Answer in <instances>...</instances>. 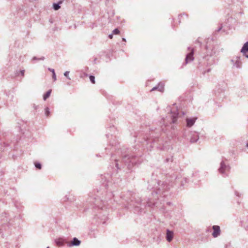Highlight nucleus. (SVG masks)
Returning <instances> with one entry per match:
<instances>
[{
	"label": "nucleus",
	"instance_id": "1",
	"mask_svg": "<svg viewBox=\"0 0 248 248\" xmlns=\"http://www.w3.org/2000/svg\"><path fill=\"white\" fill-rule=\"evenodd\" d=\"M230 169V166L228 165L227 162L225 161L221 162L219 170L221 173H225L229 171Z\"/></svg>",
	"mask_w": 248,
	"mask_h": 248
},
{
	"label": "nucleus",
	"instance_id": "2",
	"mask_svg": "<svg viewBox=\"0 0 248 248\" xmlns=\"http://www.w3.org/2000/svg\"><path fill=\"white\" fill-rule=\"evenodd\" d=\"M197 119V117H193L192 118H187L186 120L187 126H188V127L192 126L194 124V123Z\"/></svg>",
	"mask_w": 248,
	"mask_h": 248
},
{
	"label": "nucleus",
	"instance_id": "3",
	"mask_svg": "<svg viewBox=\"0 0 248 248\" xmlns=\"http://www.w3.org/2000/svg\"><path fill=\"white\" fill-rule=\"evenodd\" d=\"M193 51L192 50V51L189 54H188L186 57V63H187L190 61H193Z\"/></svg>",
	"mask_w": 248,
	"mask_h": 248
},
{
	"label": "nucleus",
	"instance_id": "4",
	"mask_svg": "<svg viewBox=\"0 0 248 248\" xmlns=\"http://www.w3.org/2000/svg\"><path fill=\"white\" fill-rule=\"evenodd\" d=\"M164 85L162 84H159L157 87L153 88L151 91H155V90H158L160 92H163L164 91Z\"/></svg>",
	"mask_w": 248,
	"mask_h": 248
},
{
	"label": "nucleus",
	"instance_id": "5",
	"mask_svg": "<svg viewBox=\"0 0 248 248\" xmlns=\"http://www.w3.org/2000/svg\"><path fill=\"white\" fill-rule=\"evenodd\" d=\"M173 232L171 231H168L167 233V240L169 242H170L173 238Z\"/></svg>",
	"mask_w": 248,
	"mask_h": 248
},
{
	"label": "nucleus",
	"instance_id": "6",
	"mask_svg": "<svg viewBox=\"0 0 248 248\" xmlns=\"http://www.w3.org/2000/svg\"><path fill=\"white\" fill-rule=\"evenodd\" d=\"M248 51V41L246 42L243 46L241 52L243 54H246V52Z\"/></svg>",
	"mask_w": 248,
	"mask_h": 248
},
{
	"label": "nucleus",
	"instance_id": "7",
	"mask_svg": "<svg viewBox=\"0 0 248 248\" xmlns=\"http://www.w3.org/2000/svg\"><path fill=\"white\" fill-rule=\"evenodd\" d=\"M80 244V241L77 238H74L73 240L71 242V245L73 246H78Z\"/></svg>",
	"mask_w": 248,
	"mask_h": 248
},
{
	"label": "nucleus",
	"instance_id": "8",
	"mask_svg": "<svg viewBox=\"0 0 248 248\" xmlns=\"http://www.w3.org/2000/svg\"><path fill=\"white\" fill-rule=\"evenodd\" d=\"M51 91H52V90H48V91L46 93V94H45L44 95V97H44V99L45 100H46L48 97H49V96L50 95V94H51Z\"/></svg>",
	"mask_w": 248,
	"mask_h": 248
},
{
	"label": "nucleus",
	"instance_id": "9",
	"mask_svg": "<svg viewBox=\"0 0 248 248\" xmlns=\"http://www.w3.org/2000/svg\"><path fill=\"white\" fill-rule=\"evenodd\" d=\"M62 3V1H60V2H59L58 4L54 3L53 6V8L54 9V10H58V9H59L60 8V6H59V4H61Z\"/></svg>",
	"mask_w": 248,
	"mask_h": 248
},
{
	"label": "nucleus",
	"instance_id": "10",
	"mask_svg": "<svg viewBox=\"0 0 248 248\" xmlns=\"http://www.w3.org/2000/svg\"><path fill=\"white\" fill-rule=\"evenodd\" d=\"M56 243L59 246H61L63 244V240L61 238H59L56 240Z\"/></svg>",
	"mask_w": 248,
	"mask_h": 248
},
{
	"label": "nucleus",
	"instance_id": "11",
	"mask_svg": "<svg viewBox=\"0 0 248 248\" xmlns=\"http://www.w3.org/2000/svg\"><path fill=\"white\" fill-rule=\"evenodd\" d=\"M213 229H214V232L213 233V235L214 237H217V226H214L213 227Z\"/></svg>",
	"mask_w": 248,
	"mask_h": 248
},
{
	"label": "nucleus",
	"instance_id": "12",
	"mask_svg": "<svg viewBox=\"0 0 248 248\" xmlns=\"http://www.w3.org/2000/svg\"><path fill=\"white\" fill-rule=\"evenodd\" d=\"M89 78L91 82L93 84H95V77L93 76H90Z\"/></svg>",
	"mask_w": 248,
	"mask_h": 248
},
{
	"label": "nucleus",
	"instance_id": "13",
	"mask_svg": "<svg viewBox=\"0 0 248 248\" xmlns=\"http://www.w3.org/2000/svg\"><path fill=\"white\" fill-rule=\"evenodd\" d=\"M52 73H53V76H52L53 79L55 81L56 80V76L55 73V71H54V69H52Z\"/></svg>",
	"mask_w": 248,
	"mask_h": 248
},
{
	"label": "nucleus",
	"instance_id": "14",
	"mask_svg": "<svg viewBox=\"0 0 248 248\" xmlns=\"http://www.w3.org/2000/svg\"><path fill=\"white\" fill-rule=\"evenodd\" d=\"M49 113H50V112L49 110V108H46L45 109V114H46V116L48 117L49 115Z\"/></svg>",
	"mask_w": 248,
	"mask_h": 248
},
{
	"label": "nucleus",
	"instance_id": "15",
	"mask_svg": "<svg viewBox=\"0 0 248 248\" xmlns=\"http://www.w3.org/2000/svg\"><path fill=\"white\" fill-rule=\"evenodd\" d=\"M35 166L38 169H41V165L40 163H35Z\"/></svg>",
	"mask_w": 248,
	"mask_h": 248
},
{
	"label": "nucleus",
	"instance_id": "16",
	"mask_svg": "<svg viewBox=\"0 0 248 248\" xmlns=\"http://www.w3.org/2000/svg\"><path fill=\"white\" fill-rule=\"evenodd\" d=\"M113 32L114 34H118L120 33V31L118 29H116L113 31Z\"/></svg>",
	"mask_w": 248,
	"mask_h": 248
},
{
	"label": "nucleus",
	"instance_id": "17",
	"mask_svg": "<svg viewBox=\"0 0 248 248\" xmlns=\"http://www.w3.org/2000/svg\"><path fill=\"white\" fill-rule=\"evenodd\" d=\"M69 74V72H65L64 74V76L66 77H68Z\"/></svg>",
	"mask_w": 248,
	"mask_h": 248
},
{
	"label": "nucleus",
	"instance_id": "18",
	"mask_svg": "<svg viewBox=\"0 0 248 248\" xmlns=\"http://www.w3.org/2000/svg\"><path fill=\"white\" fill-rule=\"evenodd\" d=\"M176 120H177L176 118L174 117V118H173L172 122L173 123H175L176 122Z\"/></svg>",
	"mask_w": 248,
	"mask_h": 248
},
{
	"label": "nucleus",
	"instance_id": "19",
	"mask_svg": "<svg viewBox=\"0 0 248 248\" xmlns=\"http://www.w3.org/2000/svg\"><path fill=\"white\" fill-rule=\"evenodd\" d=\"M109 37L110 39H112L113 37V35L112 34L109 35Z\"/></svg>",
	"mask_w": 248,
	"mask_h": 248
},
{
	"label": "nucleus",
	"instance_id": "20",
	"mask_svg": "<svg viewBox=\"0 0 248 248\" xmlns=\"http://www.w3.org/2000/svg\"><path fill=\"white\" fill-rule=\"evenodd\" d=\"M217 228H218V235L219 234V227L218 226Z\"/></svg>",
	"mask_w": 248,
	"mask_h": 248
},
{
	"label": "nucleus",
	"instance_id": "21",
	"mask_svg": "<svg viewBox=\"0 0 248 248\" xmlns=\"http://www.w3.org/2000/svg\"><path fill=\"white\" fill-rule=\"evenodd\" d=\"M52 69L48 68V70H49L50 72H52Z\"/></svg>",
	"mask_w": 248,
	"mask_h": 248
},
{
	"label": "nucleus",
	"instance_id": "22",
	"mask_svg": "<svg viewBox=\"0 0 248 248\" xmlns=\"http://www.w3.org/2000/svg\"><path fill=\"white\" fill-rule=\"evenodd\" d=\"M24 71H21V73H22V75H23H23H24Z\"/></svg>",
	"mask_w": 248,
	"mask_h": 248
},
{
	"label": "nucleus",
	"instance_id": "23",
	"mask_svg": "<svg viewBox=\"0 0 248 248\" xmlns=\"http://www.w3.org/2000/svg\"><path fill=\"white\" fill-rule=\"evenodd\" d=\"M123 40L124 41H125V39L124 38H123Z\"/></svg>",
	"mask_w": 248,
	"mask_h": 248
},
{
	"label": "nucleus",
	"instance_id": "24",
	"mask_svg": "<svg viewBox=\"0 0 248 248\" xmlns=\"http://www.w3.org/2000/svg\"><path fill=\"white\" fill-rule=\"evenodd\" d=\"M247 146L248 147V143L247 144Z\"/></svg>",
	"mask_w": 248,
	"mask_h": 248
},
{
	"label": "nucleus",
	"instance_id": "25",
	"mask_svg": "<svg viewBox=\"0 0 248 248\" xmlns=\"http://www.w3.org/2000/svg\"><path fill=\"white\" fill-rule=\"evenodd\" d=\"M247 57H248V56H247Z\"/></svg>",
	"mask_w": 248,
	"mask_h": 248
},
{
	"label": "nucleus",
	"instance_id": "26",
	"mask_svg": "<svg viewBox=\"0 0 248 248\" xmlns=\"http://www.w3.org/2000/svg\"><path fill=\"white\" fill-rule=\"evenodd\" d=\"M47 248H49L48 247H47Z\"/></svg>",
	"mask_w": 248,
	"mask_h": 248
}]
</instances>
